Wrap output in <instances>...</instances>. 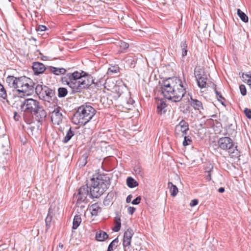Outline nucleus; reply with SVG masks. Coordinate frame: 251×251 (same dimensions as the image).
I'll use <instances>...</instances> for the list:
<instances>
[{
  "mask_svg": "<svg viewBox=\"0 0 251 251\" xmlns=\"http://www.w3.org/2000/svg\"><path fill=\"white\" fill-rule=\"evenodd\" d=\"M68 94L67 89L64 87H60L58 89V96L59 98L65 97Z\"/></svg>",
  "mask_w": 251,
  "mask_h": 251,
  "instance_id": "nucleus-36",
  "label": "nucleus"
},
{
  "mask_svg": "<svg viewBox=\"0 0 251 251\" xmlns=\"http://www.w3.org/2000/svg\"><path fill=\"white\" fill-rule=\"evenodd\" d=\"M208 173V174L206 177V179L208 180V181H209L211 179V174H210V173Z\"/></svg>",
  "mask_w": 251,
  "mask_h": 251,
  "instance_id": "nucleus-53",
  "label": "nucleus"
},
{
  "mask_svg": "<svg viewBox=\"0 0 251 251\" xmlns=\"http://www.w3.org/2000/svg\"><path fill=\"white\" fill-rule=\"evenodd\" d=\"M108 235L104 231L102 230H99L96 232V239L100 242L104 241L107 239Z\"/></svg>",
  "mask_w": 251,
  "mask_h": 251,
  "instance_id": "nucleus-20",
  "label": "nucleus"
},
{
  "mask_svg": "<svg viewBox=\"0 0 251 251\" xmlns=\"http://www.w3.org/2000/svg\"><path fill=\"white\" fill-rule=\"evenodd\" d=\"M132 198V196L131 195H128L127 198H126V201L127 203H129L131 201V199Z\"/></svg>",
  "mask_w": 251,
  "mask_h": 251,
  "instance_id": "nucleus-51",
  "label": "nucleus"
},
{
  "mask_svg": "<svg viewBox=\"0 0 251 251\" xmlns=\"http://www.w3.org/2000/svg\"><path fill=\"white\" fill-rule=\"evenodd\" d=\"M215 93L216 95V98L219 101L221 102V103L223 105H225V98L222 96V95L219 93L216 89H215Z\"/></svg>",
  "mask_w": 251,
  "mask_h": 251,
  "instance_id": "nucleus-38",
  "label": "nucleus"
},
{
  "mask_svg": "<svg viewBox=\"0 0 251 251\" xmlns=\"http://www.w3.org/2000/svg\"><path fill=\"white\" fill-rule=\"evenodd\" d=\"M114 223L115 224V226L112 228V230L114 232H118L120 230L121 223V219L119 217H116L114 219Z\"/></svg>",
  "mask_w": 251,
  "mask_h": 251,
  "instance_id": "nucleus-31",
  "label": "nucleus"
},
{
  "mask_svg": "<svg viewBox=\"0 0 251 251\" xmlns=\"http://www.w3.org/2000/svg\"><path fill=\"white\" fill-rule=\"evenodd\" d=\"M125 59L126 63L130 68H133L135 67L137 61V59L135 57H129L126 58Z\"/></svg>",
  "mask_w": 251,
  "mask_h": 251,
  "instance_id": "nucleus-27",
  "label": "nucleus"
},
{
  "mask_svg": "<svg viewBox=\"0 0 251 251\" xmlns=\"http://www.w3.org/2000/svg\"><path fill=\"white\" fill-rule=\"evenodd\" d=\"M173 95H174V96H176L177 94V90L176 89H174V92H173Z\"/></svg>",
  "mask_w": 251,
  "mask_h": 251,
  "instance_id": "nucleus-55",
  "label": "nucleus"
},
{
  "mask_svg": "<svg viewBox=\"0 0 251 251\" xmlns=\"http://www.w3.org/2000/svg\"><path fill=\"white\" fill-rule=\"evenodd\" d=\"M33 113L34 114L36 120L39 122L45 121L47 116L46 112L41 105Z\"/></svg>",
  "mask_w": 251,
  "mask_h": 251,
  "instance_id": "nucleus-14",
  "label": "nucleus"
},
{
  "mask_svg": "<svg viewBox=\"0 0 251 251\" xmlns=\"http://www.w3.org/2000/svg\"><path fill=\"white\" fill-rule=\"evenodd\" d=\"M244 112L246 115V116L248 119H251V110L250 109H249L248 108H245Z\"/></svg>",
  "mask_w": 251,
  "mask_h": 251,
  "instance_id": "nucleus-46",
  "label": "nucleus"
},
{
  "mask_svg": "<svg viewBox=\"0 0 251 251\" xmlns=\"http://www.w3.org/2000/svg\"><path fill=\"white\" fill-rule=\"evenodd\" d=\"M119 46L120 48L121 51L123 52L129 47V45L128 43L124 42V41H120L119 43Z\"/></svg>",
  "mask_w": 251,
  "mask_h": 251,
  "instance_id": "nucleus-41",
  "label": "nucleus"
},
{
  "mask_svg": "<svg viewBox=\"0 0 251 251\" xmlns=\"http://www.w3.org/2000/svg\"><path fill=\"white\" fill-rule=\"evenodd\" d=\"M242 78L243 81L247 83L249 85H251V73L249 72V74H242Z\"/></svg>",
  "mask_w": 251,
  "mask_h": 251,
  "instance_id": "nucleus-35",
  "label": "nucleus"
},
{
  "mask_svg": "<svg viewBox=\"0 0 251 251\" xmlns=\"http://www.w3.org/2000/svg\"><path fill=\"white\" fill-rule=\"evenodd\" d=\"M180 47L182 50V56H185L187 55V44L186 41H183L180 44Z\"/></svg>",
  "mask_w": 251,
  "mask_h": 251,
  "instance_id": "nucleus-37",
  "label": "nucleus"
},
{
  "mask_svg": "<svg viewBox=\"0 0 251 251\" xmlns=\"http://www.w3.org/2000/svg\"><path fill=\"white\" fill-rule=\"evenodd\" d=\"M236 133L235 126L232 124H230L226 127V133H225V135L234 136Z\"/></svg>",
  "mask_w": 251,
  "mask_h": 251,
  "instance_id": "nucleus-22",
  "label": "nucleus"
},
{
  "mask_svg": "<svg viewBox=\"0 0 251 251\" xmlns=\"http://www.w3.org/2000/svg\"><path fill=\"white\" fill-rule=\"evenodd\" d=\"M81 222V218L79 215L75 216L73 220V229H76Z\"/></svg>",
  "mask_w": 251,
  "mask_h": 251,
  "instance_id": "nucleus-28",
  "label": "nucleus"
},
{
  "mask_svg": "<svg viewBox=\"0 0 251 251\" xmlns=\"http://www.w3.org/2000/svg\"><path fill=\"white\" fill-rule=\"evenodd\" d=\"M213 166L210 163H206L204 165V170L206 173H210L213 170Z\"/></svg>",
  "mask_w": 251,
  "mask_h": 251,
  "instance_id": "nucleus-43",
  "label": "nucleus"
},
{
  "mask_svg": "<svg viewBox=\"0 0 251 251\" xmlns=\"http://www.w3.org/2000/svg\"><path fill=\"white\" fill-rule=\"evenodd\" d=\"M46 86L38 84L35 88H34V90L36 93L38 95L39 98L40 99L42 95H43V93L45 90V88H46Z\"/></svg>",
  "mask_w": 251,
  "mask_h": 251,
  "instance_id": "nucleus-25",
  "label": "nucleus"
},
{
  "mask_svg": "<svg viewBox=\"0 0 251 251\" xmlns=\"http://www.w3.org/2000/svg\"><path fill=\"white\" fill-rule=\"evenodd\" d=\"M141 198L140 196L137 197L136 199L133 200L131 202L133 204H138L140 202Z\"/></svg>",
  "mask_w": 251,
  "mask_h": 251,
  "instance_id": "nucleus-48",
  "label": "nucleus"
},
{
  "mask_svg": "<svg viewBox=\"0 0 251 251\" xmlns=\"http://www.w3.org/2000/svg\"><path fill=\"white\" fill-rule=\"evenodd\" d=\"M47 69L50 73L53 74L55 75H64L66 72V70L63 68H56L53 66H49Z\"/></svg>",
  "mask_w": 251,
  "mask_h": 251,
  "instance_id": "nucleus-18",
  "label": "nucleus"
},
{
  "mask_svg": "<svg viewBox=\"0 0 251 251\" xmlns=\"http://www.w3.org/2000/svg\"><path fill=\"white\" fill-rule=\"evenodd\" d=\"M237 15L243 22L245 23L248 22L249 19L248 16L240 9H237Z\"/></svg>",
  "mask_w": 251,
  "mask_h": 251,
  "instance_id": "nucleus-34",
  "label": "nucleus"
},
{
  "mask_svg": "<svg viewBox=\"0 0 251 251\" xmlns=\"http://www.w3.org/2000/svg\"><path fill=\"white\" fill-rule=\"evenodd\" d=\"M168 186L171 193V196L172 197H175L177 195L178 191L177 187L171 182H168Z\"/></svg>",
  "mask_w": 251,
  "mask_h": 251,
  "instance_id": "nucleus-23",
  "label": "nucleus"
},
{
  "mask_svg": "<svg viewBox=\"0 0 251 251\" xmlns=\"http://www.w3.org/2000/svg\"><path fill=\"white\" fill-rule=\"evenodd\" d=\"M135 210H136V208L135 207H131V206H129L127 208L128 213L130 215H132L134 213V212L135 211Z\"/></svg>",
  "mask_w": 251,
  "mask_h": 251,
  "instance_id": "nucleus-49",
  "label": "nucleus"
},
{
  "mask_svg": "<svg viewBox=\"0 0 251 251\" xmlns=\"http://www.w3.org/2000/svg\"><path fill=\"white\" fill-rule=\"evenodd\" d=\"M96 113V110L91 106L82 105L79 106L73 117L75 125H85L89 122Z\"/></svg>",
  "mask_w": 251,
  "mask_h": 251,
  "instance_id": "nucleus-4",
  "label": "nucleus"
},
{
  "mask_svg": "<svg viewBox=\"0 0 251 251\" xmlns=\"http://www.w3.org/2000/svg\"><path fill=\"white\" fill-rule=\"evenodd\" d=\"M218 192H220V193H223L225 192V188L224 187H220L219 189H218Z\"/></svg>",
  "mask_w": 251,
  "mask_h": 251,
  "instance_id": "nucleus-54",
  "label": "nucleus"
},
{
  "mask_svg": "<svg viewBox=\"0 0 251 251\" xmlns=\"http://www.w3.org/2000/svg\"><path fill=\"white\" fill-rule=\"evenodd\" d=\"M14 118L16 121H18L19 119V116L17 115V112L14 113Z\"/></svg>",
  "mask_w": 251,
  "mask_h": 251,
  "instance_id": "nucleus-52",
  "label": "nucleus"
},
{
  "mask_svg": "<svg viewBox=\"0 0 251 251\" xmlns=\"http://www.w3.org/2000/svg\"><path fill=\"white\" fill-rule=\"evenodd\" d=\"M61 81L69 86L73 94L81 93L94 83L93 77L82 71L80 73L76 71L68 73L61 77Z\"/></svg>",
  "mask_w": 251,
  "mask_h": 251,
  "instance_id": "nucleus-1",
  "label": "nucleus"
},
{
  "mask_svg": "<svg viewBox=\"0 0 251 251\" xmlns=\"http://www.w3.org/2000/svg\"><path fill=\"white\" fill-rule=\"evenodd\" d=\"M206 78L205 76H202L200 79H197L198 86L200 88H203L206 86Z\"/></svg>",
  "mask_w": 251,
  "mask_h": 251,
  "instance_id": "nucleus-33",
  "label": "nucleus"
},
{
  "mask_svg": "<svg viewBox=\"0 0 251 251\" xmlns=\"http://www.w3.org/2000/svg\"><path fill=\"white\" fill-rule=\"evenodd\" d=\"M118 243V239L117 238L113 240L109 245L107 251H112L113 248L114 247H117Z\"/></svg>",
  "mask_w": 251,
  "mask_h": 251,
  "instance_id": "nucleus-40",
  "label": "nucleus"
},
{
  "mask_svg": "<svg viewBox=\"0 0 251 251\" xmlns=\"http://www.w3.org/2000/svg\"><path fill=\"white\" fill-rule=\"evenodd\" d=\"M74 135V131L72 130L71 128L67 131V134L63 140L64 143L68 142L71 138Z\"/></svg>",
  "mask_w": 251,
  "mask_h": 251,
  "instance_id": "nucleus-32",
  "label": "nucleus"
},
{
  "mask_svg": "<svg viewBox=\"0 0 251 251\" xmlns=\"http://www.w3.org/2000/svg\"><path fill=\"white\" fill-rule=\"evenodd\" d=\"M32 68L35 75L43 73L47 69V68L43 63L38 62H35L33 63Z\"/></svg>",
  "mask_w": 251,
  "mask_h": 251,
  "instance_id": "nucleus-15",
  "label": "nucleus"
},
{
  "mask_svg": "<svg viewBox=\"0 0 251 251\" xmlns=\"http://www.w3.org/2000/svg\"><path fill=\"white\" fill-rule=\"evenodd\" d=\"M198 204V200L197 199H194L192 200L190 203V205L191 207H194Z\"/></svg>",
  "mask_w": 251,
  "mask_h": 251,
  "instance_id": "nucleus-50",
  "label": "nucleus"
},
{
  "mask_svg": "<svg viewBox=\"0 0 251 251\" xmlns=\"http://www.w3.org/2000/svg\"><path fill=\"white\" fill-rule=\"evenodd\" d=\"M51 208H50L48 211V215L45 219L46 225L47 229H49L50 227V225L51 222L52 218V211H51Z\"/></svg>",
  "mask_w": 251,
  "mask_h": 251,
  "instance_id": "nucleus-26",
  "label": "nucleus"
},
{
  "mask_svg": "<svg viewBox=\"0 0 251 251\" xmlns=\"http://www.w3.org/2000/svg\"><path fill=\"white\" fill-rule=\"evenodd\" d=\"M127 185L129 188H134L138 185V183L133 178L129 177L126 179Z\"/></svg>",
  "mask_w": 251,
  "mask_h": 251,
  "instance_id": "nucleus-30",
  "label": "nucleus"
},
{
  "mask_svg": "<svg viewBox=\"0 0 251 251\" xmlns=\"http://www.w3.org/2000/svg\"><path fill=\"white\" fill-rule=\"evenodd\" d=\"M83 163H84V164L83 165L84 166L86 163V161L85 160V159H83Z\"/></svg>",
  "mask_w": 251,
  "mask_h": 251,
  "instance_id": "nucleus-58",
  "label": "nucleus"
},
{
  "mask_svg": "<svg viewBox=\"0 0 251 251\" xmlns=\"http://www.w3.org/2000/svg\"><path fill=\"white\" fill-rule=\"evenodd\" d=\"M189 124L185 121L181 120L175 127V134L181 137L185 136L189 130Z\"/></svg>",
  "mask_w": 251,
  "mask_h": 251,
  "instance_id": "nucleus-11",
  "label": "nucleus"
},
{
  "mask_svg": "<svg viewBox=\"0 0 251 251\" xmlns=\"http://www.w3.org/2000/svg\"><path fill=\"white\" fill-rule=\"evenodd\" d=\"M134 232L131 228H128L124 233L123 245L124 251H131L130 244Z\"/></svg>",
  "mask_w": 251,
  "mask_h": 251,
  "instance_id": "nucleus-10",
  "label": "nucleus"
},
{
  "mask_svg": "<svg viewBox=\"0 0 251 251\" xmlns=\"http://www.w3.org/2000/svg\"><path fill=\"white\" fill-rule=\"evenodd\" d=\"M133 171L136 175L143 177L144 175L143 170L141 165L139 164L135 165L133 168Z\"/></svg>",
  "mask_w": 251,
  "mask_h": 251,
  "instance_id": "nucleus-24",
  "label": "nucleus"
},
{
  "mask_svg": "<svg viewBox=\"0 0 251 251\" xmlns=\"http://www.w3.org/2000/svg\"><path fill=\"white\" fill-rule=\"evenodd\" d=\"M239 88L242 95L245 96L247 94V91L245 86L243 84H241L240 85Z\"/></svg>",
  "mask_w": 251,
  "mask_h": 251,
  "instance_id": "nucleus-45",
  "label": "nucleus"
},
{
  "mask_svg": "<svg viewBox=\"0 0 251 251\" xmlns=\"http://www.w3.org/2000/svg\"><path fill=\"white\" fill-rule=\"evenodd\" d=\"M190 104L195 109L201 112L203 109L202 102L196 99L190 98Z\"/></svg>",
  "mask_w": 251,
  "mask_h": 251,
  "instance_id": "nucleus-17",
  "label": "nucleus"
},
{
  "mask_svg": "<svg viewBox=\"0 0 251 251\" xmlns=\"http://www.w3.org/2000/svg\"><path fill=\"white\" fill-rule=\"evenodd\" d=\"M45 89L43 95L40 99L45 101V104L46 106L50 107L51 104H54L55 91L47 86Z\"/></svg>",
  "mask_w": 251,
  "mask_h": 251,
  "instance_id": "nucleus-9",
  "label": "nucleus"
},
{
  "mask_svg": "<svg viewBox=\"0 0 251 251\" xmlns=\"http://www.w3.org/2000/svg\"><path fill=\"white\" fill-rule=\"evenodd\" d=\"M107 198H108V196H107L106 198L104 200L103 203H104V205L106 204V202H107V201H108V199Z\"/></svg>",
  "mask_w": 251,
  "mask_h": 251,
  "instance_id": "nucleus-56",
  "label": "nucleus"
},
{
  "mask_svg": "<svg viewBox=\"0 0 251 251\" xmlns=\"http://www.w3.org/2000/svg\"><path fill=\"white\" fill-rule=\"evenodd\" d=\"M161 92L165 98L175 102L180 101L186 92L181 80L176 77H169L163 81Z\"/></svg>",
  "mask_w": 251,
  "mask_h": 251,
  "instance_id": "nucleus-2",
  "label": "nucleus"
},
{
  "mask_svg": "<svg viewBox=\"0 0 251 251\" xmlns=\"http://www.w3.org/2000/svg\"><path fill=\"white\" fill-rule=\"evenodd\" d=\"M166 103L162 100H158L157 102V112L158 114L160 115L164 114L166 112Z\"/></svg>",
  "mask_w": 251,
  "mask_h": 251,
  "instance_id": "nucleus-19",
  "label": "nucleus"
},
{
  "mask_svg": "<svg viewBox=\"0 0 251 251\" xmlns=\"http://www.w3.org/2000/svg\"><path fill=\"white\" fill-rule=\"evenodd\" d=\"M10 143L8 137L3 135L0 136V152L3 155H7L10 152Z\"/></svg>",
  "mask_w": 251,
  "mask_h": 251,
  "instance_id": "nucleus-13",
  "label": "nucleus"
},
{
  "mask_svg": "<svg viewBox=\"0 0 251 251\" xmlns=\"http://www.w3.org/2000/svg\"><path fill=\"white\" fill-rule=\"evenodd\" d=\"M119 71V67L116 66H111L108 70V74L117 73Z\"/></svg>",
  "mask_w": 251,
  "mask_h": 251,
  "instance_id": "nucleus-42",
  "label": "nucleus"
},
{
  "mask_svg": "<svg viewBox=\"0 0 251 251\" xmlns=\"http://www.w3.org/2000/svg\"><path fill=\"white\" fill-rule=\"evenodd\" d=\"M59 248L62 249L63 248V245L61 243H59Z\"/></svg>",
  "mask_w": 251,
  "mask_h": 251,
  "instance_id": "nucleus-57",
  "label": "nucleus"
},
{
  "mask_svg": "<svg viewBox=\"0 0 251 251\" xmlns=\"http://www.w3.org/2000/svg\"><path fill=\"white\" fill-rule=\"evenodd\" d=\"M219 147L223 150L228 151L232 157H238L240 156V151L237 149L233 140L229 137H222L218 141Z\"/></svg>",
  "mask_w": 251,
  "mask_h": 251,
  "instance_id": "nucleus-5",
  "label": "nucleus"
},
{
  "mask_svg": "<svg viewBox=\"0 0 251 251\" xmlns=\"http://www.w3.org/2000/svg\"><path fill=\"white\" fill-rule=\"evenodd\" d=\"M18 91L21 96L31 95L34 92L35 83L32 79L25 76L20 77Z\"/></svg>",
  "mask_w": 251,
  "mask_h": 251,
  "instance_id": "nucleus-6",
  "label": "nucleus"
},
{
  "mask_svg": "<svg viewBox=\"0 0 251 251\" xmlns=\"http://www.w3.org/2000/svg\"><path fill=\"white\" fill-rule=\"evenodd\" d=\"M0 98L3 100L6 99L7 98V94L6 90L3 86L0 83Z\"/></svg>",
  "mask_w": 251,
  "mask_h": 251,
  "instance_id": "nucleus-39",
  "label": "nucleus"
},
{
  "mask_svg": "<svg viewBox=\"0 0 251 251\" xmlns=\"http://www.w3.org/2000/svg\"><path fill=\"white\" fill-rule=\"evenodd\" d=\"M47 29V27L44 25H39L36 28L38 31L43 32Z\"/></svg>",
  "mask_w": 251,
  "mask_h": 251,
  "instance_id": "nucleus-47",
  "label": "nucleus"
},
{
  "mask_svg": "<svg viewBox=\"0 0 251 251\" xmlns=\"http://www.w3.org/2000/svg\"><path fill=\"white\" fill-rule=\"evenodd\" d=\"M54 106V109L51 112V121L54 125H59L62 122L63 116L60 112L61 108L60 107Z\"/></svg>",
  "mask_w": 251,
  "mask_h": 251,
  "instance_id": "nucleus-12",
  "label": "nucleus"
},
{
  "mask_svg": "<svg viewBox=\"0 0 251 251\" xmlns=\"http://www.w3.org/2000/svg\"><path fill=\"white\" fill-rule=\"evenodd\" d=\"M194 75L197 79H200L202 76H204L203 71L200 68H196L194 70Z\"/></svg>",
  "mask_w": 251,
  "mask_h": 251,
  "instance_id": "nucleus-29",
  "label": "nucleus"
},
{
  "mask_svg": "<svg viewBox=\"0 0 251 251\" xmlns=\"http://www.w3.org/2000/svg\"><path fill=\"white\" fill-rule=\"evenodd\" d=\"M90 196L89 188L88 184L81 186L79 189L77 195L75 196L76 204L79 205L81 203H86L88 202L87 196Z\"/></svg>",
  "mask_w": 251,
  "mask_h": 251,
  "instance_id": "nucleus-8",
  "label": "nucleus"
},
{
  "mask_svg": "<svg viewBox=\"0 0 251 251\" xmlns=\"http://www.w3.org/2000/svg\"><path fill=\"white\" fill-rule=\"evenodd\" d=\"M91 213L93 216H96L101 211V207L98 203L93 204L90 207Z\"/></svg>",
  "mask_w": 251,
  "mask_h": 251,
  "instance_id": "nucleus-21",
  "label": "nucleus"
},
{
  "mask_svg": "<svg viewBox=\"0 0 251 251\" xmlns=\"http://www.w3.org/2000/svg\"><path fill=\"white\" fill-rule=\"evenodd\" d=\"M109 177L105 175H98L91 178L89 185L90 197L99 198L109 187Z\"/></svg>",
  "mask_w": 251,
  "mask_h": 251,
  "instance_id": "nucleus-3",
  "label": "nucleus"
},
{
  "mask_svg": "<svg viewBox=\"0 0 251 251\" xmlns=\"http://www.w3.org/2000/svg\"><path fill=\"white\" fill-rule=\"evenodd\" d=\"M40 105V102L38 100L33 99H28L24 100L21 107L22 111L33 113Z\"/></svg>",
  "mask_w": 251,
  "mask_h": 251,
  "instance_id": "nucleus-7",
  "label": "nucleus"
},
{
  "mask_svg": "<svg viewBox=\"0 0 251 251\" xmlns=\"http://www.w3.org/2000/svg\"><path fill=\"white\" fill-rule=\"evenodd\" d=\"M20 80V77H15L14 76H8L6 79V82L8 84V85L12 88L14 89L18 88V83Z\"/></svg>",
  "mask_w": 251,
  "mask_h": 251,
  "instance_id": "nucleus-16",
  "label": "nucleus"
},
{
  "mask_svg": "<svg viewBox=\"0 0 251 251\" xmlns=\"http://www.w3.org/2000/svg\"><path fill=\"white\" fill-rule=\"evenodd\" d=\"M183 137H184V141L183 142V145L184 146H186L191 144L192 142V140L189 139L186 135Z\"/></svg>",
  "mask_w": 251,
  "mask_h": 251,
  "instance_id": "nucleus-44",
  "label": "nucleus"
}]
</instances>
